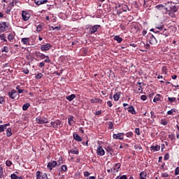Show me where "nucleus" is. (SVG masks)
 Wrapping results in <instances>:
<instances>
[{
	"label": "nucleus",
	"mask_w": 179,
	"mask_h": 179,
	"mask_svg": "<svg viewBox=\"0 0 179 179\" xmlns=\"http://www.w3.org/2000/svg\"><path fill=\"white\" fill-rule=\"evenodd\" d=\"M48 127H52L55 129H57L58 127H62V122L61 120H56L55 122H51Z\"/></svg>",
	"instance_id": "obj_1"
},
{
	"label": "nucleus",
	"mask_w": 179,
	"mask_h": 179,
	"mask_svg": "<svg viewBox=\"0 0 179 179\" xmlns=\"http://www.w3.org/2000/svg\"><path fill=\"white\" fill-rule=\"evenodd\" d=\"M22 20H24V22H27V20L30 19V14L28 13L27 11L22 10Z\"/></svg>",
	"instance_id": "obj_2"
},
{
	"label": "nucleus",
	"mask_w": 179,
	"mask_h": 179,
	"mask_svg": "<svg viewBox=\"0 0 179 179\" xmlns=\"http://www.w3.org/2000/svg\"><path fill=\"white\" fill-rule=\"evenodd\" d=\"M101 27L100 25L96 24L94 26H92L90 27V34H94L97 30H99V28Z\"/></svg>",
	"instance_id": "obj_3"
},
{
	"label": "nucleus",
	"mask_w": 179,
	"mask_h": 179,
	"mask_svg": "<svg viewBox=\"0 0 179 179\" xmlns=\"http://www.w3.org/2000/svg\"><path fill=\"white\" fill-rule=\"evenodd\" d=\"M8 96L10 99H16V97H19V95L17 94V92L16 90H13L10 92H8Z\"/></svg>",
	"instance_id": "obj_4"
},
{
	"label": "nucleus",
	"mask_w": 179,
	"mask_h": 179,
	"mask_svg": "<svg viewBox=\"0 0 179 179\" xmlns=\"http://www.w3.org/2000/svg\"><path fill=\"white\" fill-rule=\"evenodd\" d=\"M57 164H58V163L57 162V161H52L51 162H48L47 167L48 169H49V170H52L55 167H57Z\"/></svg>",
	"instance_id": "obj_5"
},
{
	"label": "nucleus",
	"mask_w": 179,
	"mask_h": 179,
	"mask_svg": "<svg viewBox=\"0 0 179 179\" xmlns=\"http://www.w3.org/2000/svg\"><path fill=\"white\" fill-rule=\"evenodd\" d=\"M38 124H48V119L45 117H36Z\"/></svg>",
	"instance_id": "obj_6"
},
{
	"label": "nucleus",
	"mask_w": 179,
	"mask_h": 179,
	"mask_svg": "<svg viewBox=\"0 0 179 179\" xmlns=\"http://www.w3.org/2000/svg\"><path fill=\"white\" fill-rule=\"evenodd\" d=\"M96 154L98 156H104V155H106V151H104L102 146H99L96 150Z\"/></svg>",
	"instance_id": "obj_7"
},
{
	"label": "nucleus",
	"mask_w": 179,
	"mask_h": 179,
	"mask_svg": "<svg viewBox=\"0 0 179 179\" xmlns=\"http://www.w3.org/2000/svg\"><path fill=\"white\" fill-rule=\"evenodd\" d=\"M150 41L149 43L152 45H155V44H157V39L153 36V34H150Z\"/></svg>",
	"instance_id": "obj_8"
},
{
	"label": "nucleus",
	"mask_w": 179,
	"mask_h": 179,
	"mask_svg": "<svg viewBox=\"0 0 179 179\" xmlns=\"http://www.w3.org/2000/svg\"><path fill=\"white\" fill-rule=\"evenodd\" d=\"M6 27H8V24L6 22H3L0 23V33H3L5 30H6Z\"/></svg>",
	"instance_id": "obj_9"
},
{
	"label": "nucleus",
	"mask_w": 179,
	"mask_h": 179,
	"mask_svg": "<svg viewBox=\"0 0 179 179\" xmlns=\"http://www.w3.org/2000/svg\"><path fill=\"white\" fill-rule=\"evenodd\" d=\"M52 45L50 43H46L45 45H42L41 46V51H48L51 48Z\"/></svg>",
	"instance_id": "obj_10"
},
{
	"label": "nucleus",
	"mask_w": 179,
	"mask_h": 179,
	"mask_svg": "<svg viewBox=\"0 0 179 179\" xmlns=\"http://www.w3.org/2000/svg\"><path fill=\"white\" fill-rule=\"evenodd\" d=\"M106 152L110 153V156H113V152H114V146L109 145L106 148Z\"/></svg>",
	"instance_id": "obj_11"
},
{
	"label": "nucleus",
	"mask_w": 179,
	"mask_h": 179,
	"mask_svg": "<svg viewBox=\"0 0 179 179\" xmlns=\"http://www.w3.org/2000/svg\"><path fill=\"white\" fill-rule=\"evenodd\" d=\"M34 2L36 5L40 6V5H44V3H47V2H48V0H34Z\"/></svg>",
	"instance_id": "obj_12"
},
{
	"label": "nucleus",
	"mask_w": 179,
	"mask_h": 179,
	"mask_svg": "<svg viewBox=\"0 0 179 179\" xmlns=\"http://www.w3.org/2000/svg\"><path fill=\"white\" fill-rule=\"evenodd\" d=\"M35 55H36V58H41V59H45V58L46 57L45 55H44L40 52H36Z\"/></svg>",
	"instance_id": "obj_13"
},
{
	"label": "nucleus",
	"mask_w": 179,
	"mask_h": 179,
	"mask_svg": "<svg viewBox=\"0 0 179 179\" xmlns=\"http://www.w3.org/2000/svg\"><path fill=\"white\" fill-rule=\"evenodd\" d=\"M124 133H119L117 134H113V138L114 139H120L122 140L124 139Z\"/></svg>",
	"instance_id": "obj_14"
},
{
	"label": "nucleus",
	"mask_w": 179,
	"mask_h": 179,
	"mask_svg": "<svg viewBox=\"0 0 179 179\" xmlns=\"http://www.w3.org/2000/svg\"><path fill=\"white\" fill-rule=\"evenodd\" d=\"M21 43L24 44L25 45H29L30 44V38H22L21 39Z\"/></svg>",
	"instance_id": "obj_15"
},
{
	"label": "nucleus",
	"mask_w": 179,
	"mask_h": 179,
	"mask_svg": "<svg viewBox=\"0 0 179 179\" xmlns=\"http://www.w3.org/2000/svg\"><path fill=\"white\" fill-rule=\"evenodd\" d=\"M73 118H75V117L73 116H71L70 117L68 118V122L70 127H72L76 124L75 121L73 120Z\"/></svg>",
	"instance_id": "obj_16"
},
{
	"label": "nucleus",
	"mask_w": 179,
	"mask_h": 179,
	"mask_svg": "<svg viewBox=\"0 0 179 179\" xmlns=\"http://www.w3.org/2000/svg\"><path fill=\"white\" fill-rule=\"evenodd\" d=\"M120 97H121V92H116L113 95V99L115 101H118V100H120Z\"/></svg>",
	"instance_id": "obj_17"
},
{
	"label": "nucleus",
	"mask_w": 179,
	"mask_h": 179,
	"mask_svg": "<svg viewBox=\"0 0 179 179\" xmlns=\"http://www.w3.org/2000/svg\"><path fill=\"white\" fill-rule=\"evenodd\" d=\"M127 111L129 113H131V114H136V112L135 111V108H134V106H130L128 108H127Z\"/></svg>",
	"instance_id": "obj_18"
},
{
	"label": "nucleus",
	"mask_w": 179,
	"mask_h": 179,
	"mask_svg": "<svg viewBox=\"0 0 179 179\" xmlns=\"http://www.w3.org/2000/svg\"><path fill=\"white\" fill-rule=\"evenodd\" d=\"M151 150H154V152H159L160 150V145H152L150 147Z\"/></svg>",
	"instance_id": "obj_19"
},
{
	"label": "nucleus",
	"mask_w": 179,
	"mask_h": 179,
	"mask_svg": "<svg viewBox=\"0 0 179 179\" xmlns=\"http://www.w3.org/2000/svg\"><path fill=\"white\" fill-rule=\"evenodd\" d=\"M161 99H162L161 95L159 94H157L155 96V98H154V99H153V102H154V103H157V101H160V100H162Z\"/></svg>",
	"instance_id": "obj_20"
},
{
	"label": "nucleus",
	"mask_w": 179,
	"mask_h": 179,
	"mask_svg": "<svg viewBox=\"0 0 179 179\" xmlns=\"http://www.w3.org/2000/svg\"><path fill=\"white\" fill-rule=\"evenodd\" d=\"M8 41H10V43H12V41H13V40H15V34H9L8 35Z\"/></svg>",
	"instance_id": "obj_21"
},
{
	"label": "nucleus",
	"mask_w": 179,
	"mask_h": 179,
	"mask_svg": "<svg viewBox=\"0 0 179 179\" xmlns=\"http://www.w3.org/2000/svg\"><path fill=\"white\" fill-rule=\"evenodd\" d=\"M91 103H99V104H101V103H103V101H101L99 99L95 98L94 99H91Z\"/></svg>",
	"instance_id": "obj_22"
},
{
	"label": "nucleus",
	"mask_w": 179,
	"mask_h": 179,
	"mask_svg": "<svg viewBox=\"0 0 179 179\" xmlns=\"http://www.w3.org/2000/svg\"><path fill=\"white\" fill-rule=\"evenodd\" d=\"M73 138L75 141H78V142H82V137L78 136V134H73Z\"/></svg>",
	"instance_id": "obj_23"
},
{
	"label": "nucleus",
	"mask_w": 179,
	"mask_h": 179,
	"mask_svg": "<svg viewBox=\"0 0 179 179\" xmlns=\"http://www.w3.org/2000/svg\"><path fill=\"white\" fill-rule=\"evenodd\" d=\"M75 97H76V95L72 94L70 96H66V99L69 101H72V100H73V99H75Z\"/></svg>",
	"instance_id": "obj_24"
},
{
	"label": "nucleus",
	"mask_w": 179,
	"mask_h": 179,
	"mask_svg": "<svg viewBox=\"0 0 179 179\" xmlns=\"http://www.w3.org/2000/svg\"><path fill=\"white\" fill-rule=\"evenodd\" d=\"M6 136H8V138L12 136V129L11 128H8L6 131Z\"/></svg>",
	"instance_id": "obj_25"
},
{
	"label": "nucleus",
	"mask_w": 179,
	"mask_h": 179,
	"mask_svg": "<svg viewBox=\"0 0 179 179\" xmlns=\"http://www.w3.org/2000/svg\"><path fill=\"white\" fill-rule=\"evenodd\" d=\"M0 40L4 41V43H8V40H6V36H5V34H0Z\"/></svg>",
	"instance_id": "obj_26"
},
{
	"label": "nucleus",
	"mask_w": 179,
	"mask_h": 179,
	"mask_svg": "<svg viewBox=\"0 0 179 179\" xmlns=\"http://www.w3.org/2000/svg\"><path fill=\"white\" fill-rule=\"evenodd\" d=\"M147 176H148V173H146V172L145 171H142L140 173L141 179H146Z\"/></svg>",
	"instance_id": "obj_27"
},
{
	"label": "nucleus",
	"mask_w": 179,
	"mask_h": 179,
	"mask_svg": "<svg viewBox=\"0 0 179 179\" xmlns=\"http://www.w3.org/2000/svg\"><path fill=\"white\" fill-rule=\"evenodd\" d=\"M120 168H121V164L117 163V164H115L113 168V170H115V171L118 172V170H120Z\"/></svg>",
	"instance_id": "obj_28"
},
{
	"label": "nucleus",
	"mask_w": 179,
	"mask_h": 179,
	"mask_svg": "<svg viewBox=\"0 0 179 179\" xmlns=\"http://www.w3.org/2000/svg\"><path fill=\"white\" fill-rule=\"evenodd\" d=\"M29 107H30V103H24L22 106V110L24 111H27V109L29 108Z\"/></svg>",
	"instance_id": "obj_29"
},
{
	"label": "nucleus",
	"mask_w": 179,
	"mask_h": 179,
	"mask_svg": "<svg viewBox=\"0 0 179 179\" xmlns=\"http://www.w3.org/2000/svg\"><path fill=\"white\" fill-rule=\"evenodd\" d=\"M114 40L117 41V43H122V38L120 37L119 36H115L114 37Z\"/></svg>",
	"instance_id": "obj_30"
},
{
	"label": "nucleus",
	"mask_w": 179,
	"mask_h": 179,
	"mask_svg": "<svg viewBox=\"0 0 179 179\" xmlns=\"http://www.w3.org/2000/svg\"><path fill=\"white\" fill-rule=\"evenodd\" d=\"M170 10H171V12H173L174 13H176V12L178 11V9L177 8V7L176 6H173L170 7Z\"/></svg>",
	"instance_id": "obj_31"
},
{
	"label": "nucleus",
	"mask_w": 179,
	"mask_h": 179,
	"mask_svg": "<svg viewBox=\"0 0 179 179\" xmlns=\"http://www.w3.org/2000/svg\"><path fill=\"white\" fill-rule=\"evenodd\" d=\"M69 153H71V155H79V151L78 150H70Z\"/></svg>",
	"instance_id": "obj_32"
},
{
	"label": "nucleus",
	"mask_w": 179,
	"mask_h": 179,
	"mask_svg": "<svg viewBox=\"0 0 179 179\" xmlns=\"http://www.w3.org/2000/svg\"><path fill=\"white\" fill-rule=\"evenodd\" d=\"M174 113H176V108H173L171 110L167 112L168 115H174Z\"/></svg>",
	"instance_id": "obj_33"
},
{
	"label": "nucleus",
	"mask_w": 179,
	"mask_h": 179,
	"mask_svg": "<svg viewBox=\"0 0 179 179\" xmlns=\"http://www.w3.org/2000/svg\"><path fill=\"white\" fill-rule=\"evenodd\" d=\"M176 100L177 99H176V97H168V101H169V103H175Z\"/></svg>",
	"instance_id": "obj_34"
},
{
	"label": "nucleus",
	"mask_w": 179,
	"mask_h": 179,
	"mask_svg": "<svg viewBox=\"0 0 179 179\" xmlns=\"http://www.w3.org/2000/svg\"><path fill=\"white\" fill-rule=\"evenodd\" d=\"M15 3H16V0H13V1H12L11 3H9V4H8V8H9L10 9H12V8H13V6H15Z\"/></svg>",
	"instance_id": "obj_35"
},
{
	"label": "nucleus",
	"mask_w": 179,
	"mask_h": 179,
	"mask_svg": "<svg viewBox=\"0 0 179 179\" xmlns=\"http://www.w3.org/2000/svg\"><path fill=\"white\" fill-rule=\"evenodd\" d=\"M169 16H170V17H171L172 19L174 17H176V13H173V11H169V13H168Z\"/></svg>",
	"instance_id": "obj_36"
},
{
	"label": "nucleus",
	"mask_w": 179,
	"mask_h": 179,
	"mask_svg": "<svg viewBox=\"0 0 179 179\" xmlns=\"http://www.w3.org/2000/svg\"><path fill=\"white\" fill-rule=\"evenodd\" d=\"M158 10H162V9L164 8V5L163 4H159L156 6L155 7Z\"/></svg>",
	"instance_id": "obj_37"
},
{
	"label": "nucleus",
	"mask_w": 179,
	"mask_h": 179,
	"mask_svg": "<svg viewBox=\"0 0 179 179\" xmlns=\"http://www.w3.org/2000/svg\"><path fill=\"white\" fill-rule=\"evenodd\" d=\"M42 30H43V25H41V24L37 25L36 31L40 33V31H41Z\"/></svg>",
	"instance_id": "obj_38"
},
{
	"label": "nucleus",
	"mask_w": 179,
	"mask_h": 179,
	"mask_svg": "<svg viewBox=\"0 0 179 179\" xmlns=\"http://www.w3.org/2000/svg\"><path fill=\"white\" fill-rule=\"evenodd\" d=\"M1 52H9V48H8V46H4V47L1 49Z\"/></svg>",
	"instance_id": "obj_39"
},
{
	"label": "nucleus",
	"mask_w": 179,
	"mask_h": 179,
	"mask_svg": "<svg viewBox=\"0 0 179 179\" xmlns=\"http://www.w3.org/2000/svg\"><path fill=\"white\" fill-rule=\"evenodd\" d=\"M137 92L138 93H143V88H142V86L139 85L137 87Z\"/></svg>",
	"instance_id": "obj_40"
},
{
	"label": "nucleus",
	"mask_w": 179,
	"mask_h": 179,
	"mask_svg": "<svg viewBox=\"0 0 179 179\" xmlns=\"http://www.w3.org/2000/svg\"><path fill=\"white\" fill-rule=\"evenodd\" d=\"M67 170H68V167L66 166V165H62L61 166L62 171H67Z\"/></svg>",
	"instance_id": "obj_41"
},
{
	"label": "nucleus",
	"mask_w": 179,
	"mask_h": 179,
	"mask_svg": "<svg viewBox=\"0 0 179 179\" xmlns=\"http://www.w3.org/2000/svg\"><path fill=\"white\" fill-rule=\"evenodd\" d=\"M36 179H41V172L40 171L36 172Z\"/></svg>",
	"instance_id": "obj_42"
},
{
	"label": "nucleus",
	"mask_w": 179,
	"mask_h": 179,
	"mask_svg": "<svg viewBox=\"0 0 179 179\" xmlns=\"http://www.w3.org/2000/svg\"><path fill=\"white\" fill-rule=\"evenodd\" d=\"M161 124L162 125H167V124H169V122L167 121H166V119H162L161 120Z\"/></svg>",
	"instance_id": "obj_43"
},
{
	"label": "nucleus",
	"mask_w": 179,
	"mask_h": 179,
	"mask_svg": "<svg viewBox=\"0 0 179 179\" xmlns=\"http://www.w3.org/2000/svg\"><path fill=\"white\" fill-rule=\"evenodd\" d=\"M35 78H36V79H41V78H43V73H39L36 74Z\"/></svg>",
	"instance_id": "obj_44"
},
{
	"label": "nucleus",
	"mask_w": 179,
	"mask_h": 179,
	"mask_svg": "<svg viewBox=\"0 0 179 179\" xmlns=\"http://www.w3.org/2000/svg\"><path fill=\"white\" fill-rule=\"evenodd\" d=\"M5 129H6L5 126L3 124H1L0 125V134H1V132H3L5 131Z\"/></svg>",
	"instance_id": "obj_45"
},
{
	"label": "nucleus",
	"mask_w": 179,
	"mask_h": 179,
	"mask_svg": "<svg viewBox=\"0 0 179 179\" xmlns=\"http://www.w3.org/2000/svg\"><path fill=\"white\" fill-rule=\"evenodd\" d=\"M6 165L7 166V167H10L12 166V161L10 160H7L6 162Z\"/></svg>",
	"instance_id": "obj_46"
},
{
	"label": "nucleus",
	"mask_w": 179,
	"mask_h": 179,
	"mask_svg": "<svg viewBox=\"0 0 179 179\" xmlns=\"http://www.w3.org/2000/svg\"><path fill=\"white\" fill-rule=\"evenodd\" d=\"M3 168L0 167V178H3Z\"/></svg>",
	"instance_id": "obj_47"
},
{
	"label": "nucleus",
	"mask_w": 179,
	"mask_h": 179,
	"mask_svg": "<svg viewBox=\"0 0 179 179\" xmlns=\"http://www.w3.org/2000/svg\"><path fill=\"white\" fill-rule=\"evenodd\" d=\"M134 135V133H132V131H129V132H127V134H126V136L127 137V138H131V136Z\"/></svg>",
	"instance_id": "obj_48"
},
{
	"label": "nucleus",
	"mask_w": 179,
	"mask_h": 179,
	"mask_svg": "<svg viewBox=\"0 0 179 179\" xmlns=\"http://www.w3.org/2000/svg\"><path fill=\"white\" fill-rule=\"evenodd\" d=\"M169 138L171 141H174V139H176V136H174V134H169Z\"/></svg>",
	"instance_id": "obj_49"
},
{
	"label": "nucleus",
	"mask_w": 179,
	"mask_h": 179,
	"mask_svg": "<svg viewBox=\"0 0 179 179\" xmlns=\"http://www.w3.org/2000/svg\"><path fill=\"white\" fill-rule=\"evenodd\" d=\"M135 134H136V135L138 136L141 135V130L139 129V128L135 129Z\"/></svg>",
	"instance_id": "obj_50"
},
{
	"label": "nucleus",
	"mask_w": 179,
	"mask_h": 179,
	"mask_svg": "<svg viewBox=\"0 0 179 179\" xmlns=\"http://www.w3.org/2000/svg\"><path fill=\"white\" fill-rule=\"evenodd\" d=\"M17 175H16L15 173H13L10 175V178L11 179H17Z\"/></svg>",
	"instance_id": "obj_51"
},
{
	"label": "nucleus",
	"mask_w": 179,
	"mask_h": 179,
	"mask_svg": "<svg viewBox=\"0 0 179 179\" xmlns=\"http://www.w3.org/2000/svg\"><path fill=\"white\" fill-rule=\"evenodd\" d=\"M164 160H169V159H170V155H169V153H166V154L164 155Z\"/></svg>",
	"instance_id": "obj_52"
},
{
	"label": "nucleus",
	"mask_w": 179,
	"mask_h": 179,
	"mask_svg": "<svg viewBox=\"0 0 179 179\" xmlns=\"http://www.w3.org/2000/svg\"><path fill=\"white\" fill-rule=\"evenodd\" d=\"M162 177L167 178V177H170V176L167 173H162Z\"/></svg>",
	"instance_id": "obj_53"
},
{
	"label": "nucleus",
	"mask_w": 179,
	"mask_h": 179,
	"mask_svg": "<svg viewBox=\"0 0 179 179\" xmlns=\"http://www.w3.org/2000/svg\"><path fill=\"white\" fill-rule=\"evenodd\" d=\"M22 72H24V73H25L26 75H28V73H29L30 71H29V69H23Z\"/></svg>",
	"instance_id": "obj_54"
},
{
	"label": "nucleus",
	"mask_w": 179,
	"mask_h": 179,
	"mask_svg": "<svg viewBox=\"0 0 179 179\" xmlns=\"http://www.w3.org/2000/svg\"><path fill=\"white\" fill-rule=\"evenodd\" d=\"M179 175V167H177L175 170V176Z\"/></svg>",
	"instance_id": "obj_55"
},
{
	"label": "nucleus",
	"mask_w": 179,
	"mask_h": 179,
	"mask_svg": "<svg viewBox=\"0 0 179 179\" xmlns=\"http://www.w3.org/2000/svg\"><path fill=\"white\" fill-rule=\"evenodd\" d=\"M59 165L62 164L64 163V160H62V157H60L58 160Z\"/></svg>",
	"instance_id": "obj_56"
},
{
	"label": "nucleus",
	"mask_w": 179,
	"mask_h": 179,
	"mask_svg": "<svg viewBox=\"0 0 179 179\" xmlns=\"http://www.w3.org/2000/svg\"><path fill=\"white\" fill-rule=\"evenodd\" d=\"M42 179H48V176H47V173L43 174Z\"/></svg>",
	"instance_id": "obj_57"
},
{
	"label": "nucleus",
	"mask_w": 179,
	"mask_h": 179,
	"mask_svg": "<svg viewBox=\"0 0 179 179\" xmlns=\"http://www.w3.org/2000/svg\"><path fill=\"white\" fill-rule=\"evenodd\" d=\"M141 99L143 101H145V100H146V99H148V96H146V95H142V96H141Z\"/></svg>",
	"instance_id": "obj_58"
},
{
	"label": "nucleus",
	"mask_w": 179,
	"mask_h": 179,
	"mask_svg": "<svg viewBox=\"0 0 179 179\" xmlns=\"http://www.w3.org/2000/svg\"><path fill=\"white\" fill-rule=\"evenodd\" d=\"M107 105L108 106V107H113V103L111 102V101H108Z\"/></svg>",
	"instance_id": "obj_59"
},
{
	"label": "nucleus",
	"mask_w": 179,
	"mask_h": 179,
	"mask_svg": "<svg viewBox=\"0 0 179 179\" xmlns=\"http://www.w3.org/2000/svg\"><path fill=\"white\" fill-rule=\"evenodd\" d=\"M84 176L85 177H89V176H90V173H89V171H85L84 172Z\"/></svg>",
	"instance_id": "obj_60"
},
{
	"label": "nucleus",
	"mask_w": 179,
	"mask_h": 179,
	"mask_svg": "<svg viewBox=\"0 0 179 179\" xmlns=\"http://www.w3.org/2000/svg\"><path fill=\"white\" fill-rule=\"evenodd\" d=\"M45 62H51V60H50V57L48 56L45 57Z\"/></svg>",
	"instance_id": "obj_61"
},
{
	"label": "nucleus",
	"mask_w": 179,
	"mask_h": 179,
	"mask_svg": "<svg viewBox=\"0 0 179 179\" xmlns=\"http://www.w3.org/2000/svg\"><path fill=\"white\" fill-rule=\"evenodd\" d=\"M2 103H5V99L3 97L1 96L0 97V104H2Z\"/></svg>",
	"instance_id": "obj_62"
},
{
	"label": "nucleus",
	"mask_w": 179,
	"mask_h": 179,
	"mask_svg": "<svg viewBox=\"0 0 179 179\" xmlns=\"http://www.w3.org/2000/svg\"><path fill=\"white\" fill-rule=\"evenodd\" d=\"M45 65V63H44V62L39 63V67L40 68H43V66H44Z\"/></svg>",
	"instance_id": "obj_63"
},
{
	"label": "nucleus",
	"mask_w": 179,
	"mask_h": 179,
	"mask_svg": "<svg viewBox=\"0 0 179 179\" xmlns=\"http://www.w3.org/2000/svg\"><path fill=\"white\" fill-rule=\"evenodd\" d=\"M120 179H127V176L123 175L120 178Z\"/></svg>",
	"instance_id": "obj_64"
}]
</instances>
